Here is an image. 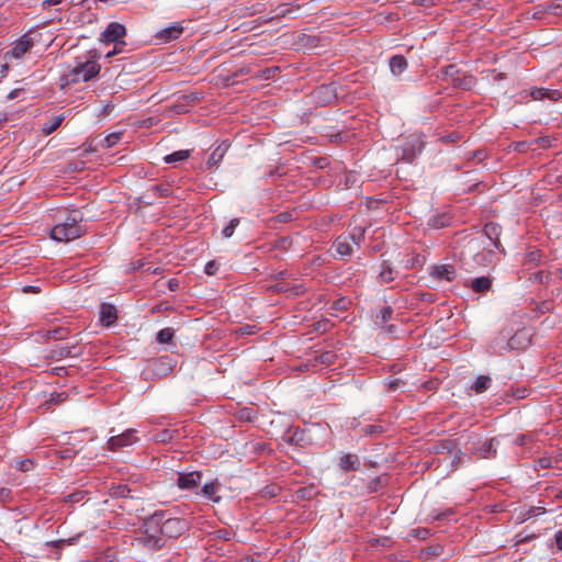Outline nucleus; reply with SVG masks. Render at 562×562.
I'll list each match as a JSON object with an SVG mask.
<instances>
[{
  "instance_id": "obj_23",
  "label": "nucleus",
  "mask_w": 562,
  "mask_h": 562,
  "mask_svg": "<svg viewBox=\"0 0 562 562\" xmlns=\"http://www.w3.org/2000/svg\"><path fill=\"white\" fill-rule=\"evenodd\" d=\"M202 494L214 503L221 501V496L217 495V482L205 483L202 487Z\"/></svg>"
},
{
  "instance_id": "obj_56",
  "label": "nucleus",
  "mask_w": 562,
  "mask_h": 562,
  "mask_svg": "<svg viewBox=\"0 0 562 562\" xmlns=\"http://www.w3.org/2000/svg\"><path fill=\"white\" fill-rule=\"evenodd\" d=\"M514 341H515V337L510 338V339H509V341H508V344H509V346H510L512 348H513V346H514Z\"/></svg>"
},
{
  "instance_id": "obj_41",
  "label": "nucleus",
  "mask_w": 562,
  "mask_h": 562,
  "mask_svg": "<svg viewBox=\"0 0 562 562\" xmlns=\"http://www.w3.org/2000/svg\"><path fill=\"white\" fill-rule=\"evenodd\" d=\"M67 397H68V395L65 392L54 393L50 396V402L55 403V404H60V403L65 402L67 400Z\"/></svg>"
},
{
  "instance_id": "obj_64",
  "label": "nucleus",
  "mask_w": 562,
  "mask_h": 562,
  "mask_svg": "<svg viewBox=\"0 0 562 562\" xmlns=\"http://www.w3.org/2000/svg\"><path fill=\"white\" fill-rule=\"evenodd\" d=\"M56 370H57V373H60V371H63L64 369L59 368V369H56Z\"/></svg>"
},
{
  "instance_id": "obj_3",
  "label": "nucleus",
  "mask_w": 562,
  "mask_h": 562,
  "mask_svg": "<svg viewBox=\"0 0 562 562\" xmlns=\"http://www.w3.org/2000/svg\"><path fill=\"white\" fill-rule=\"evenodd\" d=\"M100 71V66L98 63L88 60L85 63H80L75 66L68 74L67 80L71 83H77L80 81H88L91 78L95 77Z\"/></svg>"
},
{
  "instance_id": "obj_51",
  "label": "nucleus",
  "mask_w": 562,
  "mask_h": 562,
  "mask_svg": "<svg viewBox=\"0 0 562 562\" xmlns=\"http://www.w3.org/2000/svg\"><path fill=\"white\" fill-rule=\"evenodd\" d=\"M331 358H333L331 353H325V355L322 356V362L330 361Z\"/></svg>"
},
{
  "instance_id": "obj_39",
  "label": "nucleus",
  "mask_w": 562,
  "mask_h": 562,
  "mask_svg": "<svg viewBox=\"0 0 562 562\" xmlns=\"http://www.w3.org/2000/svg\"><path fill=\"white\" fill-rule=\"evenodd\" d=\"M217 269H218V265L216 263V261L211 260V261L206 262V265L204 267V272L209 276H213V274H215Z\"/></svg>"
},
{
  "instance_id": "obj_6",
  "label": "nucleus",
  "mask_w": 562,
  "mask_h": 562,
  "mask_svg": "<svg viewBox=\"0 0 562 562\" xmlns=\"http://www.w3.org/2000/svg\"><path fill=\"white\" fill-rule=\"evenodd\" d=\"M35 42L36 40L34 34L26 33L13 43L12 48L7 53V56H10L14 59H20L34 46Z\"/></svg>"
},
{
  "instance_id": "obj_49",
  "label": "nucleus",
  "mask_w": 562,
  "mask_h": 562,
  "mask_svg": "<svg viewBox=\"0 0 562 562\" xmlns=\"http://www.w3.org/2000/svg\"><path fill=\"white\" fill-rule=\"evenodd\" d=\"M400 383H401V381L397 380V379L391 381L390 384H389L390 389L395 390L400 385Z\"/></svg>"
},
{
  "instance_id": "obj_34",
  "label": "nucleus",
  "mask_w": 562,
  "mask_h": 562,
  "mask_svg": "<svg viewBox=\"0 0 562 562\" xmlns=\"http://www.w3.org/2000/svg\"><path fill=\"white\" fill-rule=\"evenodd\" d=\"M33 467H34V462L31 459L18 460L15 463V468L23 472H27V471L32 470Z\"/></svg>"
},
{
  "instance_id": "obj_8",
  "label": "nucleus",
  "mask_w": 562,
  "mask_h": 562,
  "mask_svg": "<svg viewBox=\"0 0 562 562\" xmlns=\"http://www.w3.org/2000/svg\"><path fill=\"white\" fill-rule=\"evenodd\" d=\"M424 148V142L419 135H412L403 145V158L412 161Z\"/></svg>"
},
{
  "instance_id": "obj_38",
  "label": "nucleus",
  "mask_w": 562,
  "mask_h": 562,
  "mask_svg": "<svg viewBox=\"0 0 562 562\" xmlns=\"http://www.w3.org/2000/svg\"><path fill=\"white\" fill-rule=\"evenodd\" d=\"M553 460L550 457H542L537 460V469H549L552 467Z\"/></svg>"
},
{
  "instance_id": "obj_1",
  "label": "nucleus",
  "mask_w": 562,
  "mask_h": 562,
  "mask_svg": "<svg viewBox=\"0 0 562 562\" xmlns=\"http://www.w3.org/2000/svg\"><path fill=\"white\" fill-rule=\"evenodd\" d=\"M161 512H156L144 520L139 529L137 541L149 550L160 549L165 546V539L160 528Z\"/></svg>"
},
{
  "instance_id": "obj_60",
  "label": "nucleus",
  "mask_w": 562,
  "mask_h": 562,
  "mask_svg": "<svg viewBox=\"0 0 562 562\" xmlns=\"http://www.w3.org/2000/svg\"><path fill=\"white\" fill-rule=\"evenodd\" d=\"M558 273L562 278V268L558 270Z\"/></svg>"
},
{
  "instance_id": "obj_30",
  "label": "nucleus",
  "mask_w": 562,
  "mask_h": 562,
  "mask_svg": "<svg viewBox=\"0 0 562 562\" xmlns=\"http://www.w3.org/2000/svg\"><path fill=\"white\" fill-rule=\"evenodd\" d=\"M121 135H122V133H112V134L106 135L101 140V146L104 147V148L113 147L121 139Z\"/></svg>"
},
{
  "instance_id": "obj_53",
  "label": "nucleus",
  "mask_w": 562,
  "mask_h": 562,
  "mask_svg": "<svg viewBox=\"0 0 562 562\" xmlns=\"http://www.w3.org/2000/svg\"><path fill=\"white\" fill-rule=\"evenodd\" d=\"M115 54H116V50L114 49V50H112V52L106 53V54H105V57H106V58H110V57L114 56Z\"/></svg>"
},
{
  "instance_id": "obj_36",
  "label": "nucleus",
  "mask_w": 562,
  "mask_h": 562,
  "mask_svg": "<svg viewBox=\"0 0 562 562\" xmlns=\"http://www.w3.org/2000/svg\"><path fill=\"white\" fill-rule=\"evenodd\" d=\"M111 494L115 497H126L130 490L127 488L126 485H117V486H114L112 487L111 490Z\"/></svg>"
},
{
  "instance_id": "obj_2",
  "label": "nucleus",
  "mask_w": 562,
  "mask_h": 562,
  "mask_svg": "<svg viewBox=\"0 0 562 562\" xmlns=\"http://www.w3.org/2000/svg\"><path fill=\"white\" fill-rule=\"evenodd\" d=\"M81 215L75 211L70 213L63 223L56 224L50 232L53 239L68 243L83 235L85 228L80 224Z\"/></svg>"
},
{
  "instance_id": "obj_29",
  "label": "nucleus",
  "mask_w": 562,
  "mask_h": 562,
  "mask_svg": "<svg viewBox=\"0 0 562 562\" xmlns=\"http://www.w3.org/2000/svg\"><path fill=\"white\" fill-rule=\"evenodd\" d=\"M392 314H393V310L392 307L390 306H383L379 314L376 315V319H375V323L379 324V325H383L384 323H386L389 319H391L392 317Z\"/></svg>"
},
{
  "instance_id": "obj_61",
  "label": "nucleus",
  "mask_w": 562,
  "mask_h": 562,
  "mask_svg": "<svg viewBox=\"0 0 562 562\" xmlns=\"http://www.w3.org/2000/svg\"><path fill=\"white\" fill-rule=\"evenodd\" d=\"M13 97H15V93H14V92H11V93L9 94V98H11V99H12Z\"/></svg>"
},
{
  "instance_id": "obj_10",
  "label": "nucleus",
  "mask_w": 562,
  "mask_h": 562,
  "mask_svg": "<svg viewBox=\"0 0 562 562\" xmlns=\"http://www.w3.org/2000/svg\"><path fill=\"white\" fill-rule=\"evenodd\" d=\"M202 474L201 472L193 471L189 473H179L177 485L181 490L192 491L198 487L201 483Z\"/></svg>"
},
{
  "instance_id": "obj_40",
  "label": "nucleus",
  "mask_w": 562,
  "mask_h": 562,
  "mask_svg": "<svg viewBox=\"0 0 562 562\" xmlns=\"http://www.w3.org/2000/svg\"><path fill=\"white\" fill-rule=\"evenodd\" d=\"M546 99L558 101L562 99V92L559 90L547 89Z\"/></svg>"
},
{
  "instance_id": "obj_4",
  "label": "nucleus",
  "mask_w": 562,
  "mask_h": 562,
  "mask_svg": "<svg viewBox=\"0 0 562 562\" xmlns=\"http://www.w3.org/2000/svg\"><path fill=\"white\" fill-rule=\"evenodd\" d=\"M160 528L164 536V539L167 538H177L184 532L187 529V522L183 519L176 517H167L164 512H161V521Z\"/></svg>"
},
{
  "instance_id": "obj_22",
  "label": "nucleus",
  "mask_w": 562,
  "mask_h": 562,
  "mask_svg": "<svg viewBox=\"0 0 562 562\" xmlns=\"http://www.w3.org/2000/svg\"><path fill=\"white\" fill-rule=\"evenodd\" d=\"M491 385V378L488 375H479L472 383L471 389L476 393L485 392Z\"/></svg>"
},
{
  "instance_id": "obj_50",
  "label": "nucleus",
  "mask_w": 562,
  "mask_h": 562,
  "mask_svg": "<svg viewBox=\"0 0 562 562\" xmlns=\"http://www.w3.org/2000/svg\"><path fill=\"white\" fill-rule=\"evenodd\" d=\"M526 440H527L526 436H519V437L516 438V443L525 445Z\"/></svg>"
},
{
  "instance_id": "obj_52",
  "label": "nucleus",
  "mask_w": 562,
  "mask_h": 562,
  "mask_svg": "<svg viewBox=\"0 0 562 562\" xmlns=\"http://www.w3.org/2000/svg\"><path fill=\"white\" fill-rule=\"evenodd\" d=\"M9 494H10V491H9V490H7V488H1V490H0V496H1V497H8V496H9Z\"/></svg>"
},
{
  "instance_id": "obj_33",
  "label": "nucleus",
  "mask_w": 562,
  "mask_h": 562,
  "mask_svg": "<svg viewBox=\"0 0 562 562\" xmlns=\"http://www.w3.org/2000/svg\"><path fill=\"white\" fill-rule=\"evenodd\" d=\"M459 75H460V72H459L458 68L454 65H448L443 69V77L447 80H450L451 83L453 82V79H457L459 77Z\"/></svg>"
},
{
  "instance_id": "obj_11",
  "label": "nucleus",
  "mask_w": 562,
  "mask_h": 562,
  "mask_svg": "<svg viewBox=\"0 0 562 562\" xmlns=\"http://www.w3.org/2000/svg\"><path fill=\"white\" fill-rule=\"evenodd\" d=\"M117 319V312L114 305L103 303L100 306V322L104 326H111Z\"/></svg>"
},
{
  "instance_id": "obj_44",
  "label": "nucleus",
  "mask_w": 562,
  "mask_h": 562,
  "mask_svg": "<svg viewBox=\"0 0 562 562\" xmlns=\"http://www.w3.org/2000/svg\"><path fill=\"white\" fill-rule=\"evenodd\" d=\"M543 513H544V508L543 507H532L528 512V517L538 516V515L543 514Z\"/></svg>"
},
{
  "instance_id": "obj_42",
  "label": "nucleus",
  "mask_w": 562,
  "mask_h": 562,
  "mask_svg": "<svg viewBox=\"0 0 562 562\" xmlns=\"http://www.w3.org/2000/svg\"><path fill=\"white\" fill-rule=\"evenodd\" d=\"M451 513V509L441 513H439L438 510H434L431 514H429V518L432 520H440L449 516Z\"/></svg>"
},
{
  "instance_id": "obj_54",
  "label": "nucleus",
  "mask_w": 562,
  "mask_h": 562,
  "mask_svg": "<svg viewBox=\"0 0 562 562\" xmlns=\"http://www.w3.org/2000/svg\"><path fill=\"white\" fill-rule=\"evenodd\" d=\"M517 397L524 398L525 397V390L524 391H519L518 394H517Z\"/></svg>"
},
{
  "instance_id": "obj_26",
  "label": "nucleus",
  "mask_w": 562,
  "mask_h": 562,
  "mask_svg": "<svg viewBox=\"0 0 562 562\" xmlns=\"http://www.w3.org/2000/svg\"><path fill=\"white\" fill-rule=\"evenodd\" d=\"M190 156V151L189 150H178V151H175L170 155H167L164 157V161L166 164H176V162H179V161H183L186 159H188Z\"/></svg>"
},
{
  "instance_id": "obj_20",
  "label": "nucleus",
  "mask_w": 562,
  "mask_h": 562,
  "mask_svg": "<svg viewBox=\"0 0 562 562\" xmlns=\"http://www.w3.org/2000/svg\"><path fill=\"white\" fill-rule=\"evenodd\" d=\"M407 68V61L402 55H395L390 59V69L393 75H401Z\"/></svg>"
},
{
  "instance_id": "obj_62",
  "label": "nucleus",
  "mask_w": 562,
  "mask_h": 562,
  "mask_svg": "<svg viewBox=\"0 0 562 562\" xmlns=\"http://www.w3.org/2000/svg\"><path fill=\"white\" fill-rule=\"evenodd\" d=\"M13 97H15V93H14V92H11V93L9 94V98H11V99H12Z\"/></svg>"
},
{
  "instance_id": "obj_9",
  "label": "nucleus",
  "mask_w": 562,
  "mask_h": 562,
  "mask_svg": "<svg viewBox=\"0 0 562 562\" xmlns=\"http://www.w3.org/2000/svg\"><path fill=\"white\" fill-rule=\"evenodd\" d=\"M126 33L123 24L111 22L102 33V41L105 43H117Z\"/></svg>"
},
{
  "instance_id": "obj_12",
  "label": "nucleus",
  "mask_w": 562,
  "mask_h": 562,
  "mask_svg": "<svg viewBox=\"0 0 562 562\" xmlns=\"http://www.w3.org/2000/svg\"><path fill=\"white\" fill-rule=\"evenodd\" d=\"M183 32V27L179 23H175L157 33V38L162 42H170L178 38Z\"/></svg>"
},
{
  "instance_id": "obj_21",
  "label": "nucleus",
  "mask_w": 562,
  "mask_h": 562,
  "mask_svg": "<svg viewBox=\"0 0 562 562\" xmlns=\"http://www.w3.org/2000/svg\"><path fill=\"white\" fill-rule=\"evenodd\" d=\"M179 438V431L173 429H164L154 436L156 442H171Z\"/></svg>"
},
{
  "instance_id": "obj_37",
  "label": "nucleus",
  "mask_w": 562,
  "mask_h": 562,
  "mask_svg": "<svg viewBox=\"0 0 562 562\" xmlns=\"http://www.w3.org/2000/svg\"><path fill=\"white\" fill-rule=\"evenodd\" d=\"M547 89L546 88H533L530 90V97L533 100H543L546 99Z\"/></svg>"
},
{
  "instance_id": "obj_5",
  "label": "nucleus",
  "mask_w": 562,
  "mask_h": 562,
  "mask_svg": "<svg viewBox=\"0 0 562 562\" xmlns=\"http://www.w3.org/2000/svg\"><path fill=\"white\" fill-rule=\"evenodd\" d=\"M138 441L135 429H127L122 434L112 435L108 440V449L119 451L125 447H130Z\"/></svg>"
},
{
  "instance_id": "obj_15",
  "label": "nucleus",
  "mask_w": 562,
  "mask_h": 562,
  "mask_svg": "<svg viewBox=\"0 0 562 562\" xmlns=\"http://www.w3.org/2000/svg\"><path fill=\"white\" fill-rule=\"evenodd\" d=\"M497 446L498 441L492 438L480 446L473 453L484 459L494 458L496 456Z\"/></svg>"
},
{
  "instance_id": "obj_55",
  "label": "nucleus",
  "mask_w": 562,
  "mask_h": 562,
  "mask_svg": "<svg viewBox=\"0 0 562 562\" xmlns=\"http://www.w3.org/2000/svg\"><path fill=\"white\" fill-rule=\"evenodd\" d=\"M555 498L562 499V490L555 495Z\"/></svg>"
},
{
  "instance_id": "obj_27",
  "label": "nucleus",
  "mask_w": 562,
  "mask_h": 562,
  "mask_svg": "<svg viewBox=\"0 0 562 562\" xmlns=\"http://www.w3.org/2000/svg\"><path fill=\"white\" fill-rule=\"evenodd\" d=\"M175 336V330L170 327L162 328L157 334V341L159 344H169L171 342Z\"/></svg>"
},
{
  "instance_id": "obj_45",
  "label": "nucleus",
  "mask_w": 562,
  "mask_h": 562,
  "mask_svg": "<svg viewBox=\"0 0 562 562\" xmlns=\"http://www.w3.org/2000/svg\"><path fill=\"white\" fill-rule=\"evenodd\" d=\"M61 2H63V0H44L42 2V7L44 9H47V8L52 7V5L60 4Z\"/></svg>"
},
{
  "instance_id": "obj_58",
  "label": "nucleus",
  "mask_w": 562,
  "mask_h": 562,
  "mask_svg": "<svg viewBox=\"0 0 562 562\" xmlns=\"http://www.w3.org/2000/svg\"><path fill=\"white\" fill-rule=\"evenodd\" d=\"M503 78V74H497L495 79H502Z\"/></svg>"
},
{
  "instance_id": "obj_24",
  "label": "nucleus",
  "mask_w": 562,
  "mask_h": 562,
  "mask_svg": "<svg viewBox=\"0 0 562 562\" xmlns=\"http://www.w3.org/2000/svg\"><path fill=\"white\" fill-rule=\"evenodd\" d=\"M452 85L457 88H461L463 90H470L475 85V79L472 76H460L457 79H453Z\"/></svg>"
},
{
  "instance_id": "obj_7",
  "label": "nucleus",
  "mask_w": 562,
  "mask_h": 562,
  "mask_svg": "<svg viewBox=\"0 0 562 562\" xmlns=\"http://www.w3.org/2000/svg\"><path fill=\"white\" fill-rule=\"evenodd\" d=\"M430 277L438 282H451L457 277V270L453 265L441 263L430 267Z\"/></svg>"
},
{
  "instance_id": "obj_43",
  "label": "nucleus",
  "mask_w": 562,
  "mask_h": 562,
  "mask_svg": "<svg viewBox=\"0 0 562 562\" xmlns=\"http://www.w3.org/2000/svg\"><path fill=\"white\" fill-rule=\"evenodd\" d=\"M303 436H304V431L300 430L299 428H296L292 436L290 437V441L291 442H295V443H299L300 441L303 440Z\"/></svg>"
},
{
  "instance_id": "obj_59",
  "label": "nucleus",
  "mask_w": 562,
  "mask_h": 562,
  "mask_svg": "<svg viewBox=\"0 0 562 562\" xmlns=\"http://www.w3.org/2000/svg\"><path fill=\"white\" fill-rule=\"evenodd\" d=\"M524 145H525L524 143L517 144V149L520 150Z\"/></svg>"
},
{
  "instance_id": "obj_31",
  "label": "nucleus",
  "mask_w": 562,
  "mask_h": 562,
  "mask_svg": "<svg viewBox=\"0 0 562 562\" xmlns=\"http://www.w3.org/2000/svg\"><path fill=\"white\" fill-rule=\"evenodd\" d=\"M379 279L382 283H387L394 280V271L391 267L385 266L379 273Z\"/></svg>"
},
{
  "instance_id": "obj_32",
  "label": "nucleus",
  "mask_w": 562,
  "mask_h": 562,
  "mask_svg": "<svg viewBox=\"0 0 562 562\" xmlns=\"http://www.w3.org/2000/svg\"><path fill=\"white\" fill-rule=\"evenodd\" d=\"M239 220L233 218L229 223L222 229V235L224 238H229L233 236L235 228L238 226Z\"/></svg>"
},
{
  "instance_id": "obj_57",
  "label": "nucleus",
  "mask_w": 562,
  "mask_h": 562,
  "mask_svg": "<svg viewBox=\"0 0 562 562\" xmlns=\"http://www.w3.org/2000/svg\"><path fill=\"white\" fill-rule=\"evenodd\" d=\"M29 291H34V288L27 286V288L24 289V292H29Z\"/></svg>"
},
{
  "instance_id": "obj_47",
  "label": "nucleus",
  "mask_w": 562,
  "mask_h": 562,
  "mask_svg": "<svg viewBox=\"0 0 562 562\" xmlns=\"http://www.w3.org/2000/svg\"><path fill=\"white\" fill-rule=\"evenodd\" d=\"M277 68L273 69H267L263 71V78L269 79L271 77V74L276 72Z\"/></svg>"
},
{
  "instance_id": "obj_19",
  "label": "nucleus",
  "mask_w": 562,
  "mask_h": 562,
  "mask_svg": "<svg viewBox=\"0 0 562 562\" xmlns=\"http://www.w3.org/2000/svg\"><path fill=\"white\" fill-rule=\"evenodd\" d=\"M492 286V280L488 277H479L471 281V289L476 293H484Z\"/></svg>"
},
{
  "instance_id": "obj_25",
  "label": "nucleus",
  "mask_w": 562,
  "mask_h": 562,
  "mask_svg": "<svg viewBox=\"0 0 562 562\" xmlns=\"http://www.w3.org/2000/svg\"><path fill=\"white\" fill-rule=\"evenodd\" d=\"M226 153V147L224 146H217L212 154L209 157L207 165L210 167L217 166L221 160L223 159L224 155Z\"/></svg>"
},
{
  "instance_id": "obj_63",
  "label": "nucleus",
  "mask_w": 562,
  "mask_h": 562,
  "mask_svg": "<svg viewBox=\"0 0 562 562\" xmlns=\"http://www.w3.org/2000/svg\"><path fill=\"white\" fill-rule=\"evenodd\" d=\"M327 323L323 324V330H326Z\"/></svg>"
},
{
  "instance_id": "obj_16",
  "label": "nucleus",
  "mask_w": 562,
  "mask_h": 562,
  "mask_svg": "<svg viewBox=\"0 0 562 562\" xmlns=\"http://www.w3.org/2000/svg\"><path fill=\"white\" fill-rule=\"evenodd\" d=\"M333 248L340 257L350 256L352 252V246L347 236L337 237L333 244Z\"/></svg>"
},
{
  "instance_id": "obj_48",
  "label": "nucleus",
  "mask_w": 562,
  "mask_h": 562,
  "mask_svg": "<svg viewBox=\"0 0 562 562\" xmlns=\"http://www.w3.org/2000/svg\"><path fill=\"white\" fill-rule=\"evenodd\" d=\"M177 288H178V281H177V280H175V279L170 280V281H169V289H170L171 291H175Z\"/></svg>"
},
{
  "instance_id": "obj_46",
  "label": "nucleus",
  "mask_w": 562,
  "mask_h": 562,
  "mask_svg": "<svg viewBox=\"0 0 562 562\" xmlns=\"http://www.w3.org/2000/svg\"><path fill=\"white\" fill-rule=\"evenodd\" d=\"M555 542L559 550H562V530L555 533Z\"/></svg>"
},
{
  "instance_id": "obj_18",
  "label": "nucleus",
  "mask_w": 562,
  "mask_h": 562,
  "mask_svg": "<svg viewBox=\"0 0 562 562\" xmlns=\"http://www.w3.org/2000/svg\"><path fill=\"white\" fill-rule=\"evenodd\" d=\"M65 120L64 114L55 115L48 119L45 123L42 125V132L45 135H49L53 132H55L61 124V122Z\"/></svg>"
},
{
  "instance_id": "obj_13",
  "label": "nucleus",
  "mask_w": 562,
  "mask_h": 562,
  "mask_svg": "<svg viewBox=\"0 0 562 562\" xmlns=\"http://www.w3.org/2000/svg\"><path fill=\"white\" fill-rule=\"evenodd\" d=\"M499 233H501V227L497 224H494V223L486 224L484 226V234H485L486 238L488 239V243L484 246L498 248L501 245L499 240H498Z\"/></svg>"
},
{
  "instance_id": "obj_35",
  "label": "nucleus",
  "mask_w": 562,
  "mask_h": 562,
  "mask_svg": "<svg viewBox=\"0 0 562 562\" xmlns=\"http://www.w3.org/2000/svg\"><path fill=\"white\" fill-rule=\"evenodd\" d=\"M364 237V229L362 227H355L350 237L356 245H360Z\"/></svg>"
},
{
  "instance_id": "obj_17",
  "label": "nucleus",
  "mask_w": 562,
  "mask_h": 562,
  "mask_svg": "<svg viewBox=\"0 0 562 562\" xmlns=\"http://www.w3.org/2000/svg\"><path fill=\"white\" fill-rule=\"evenodd\" d=\"M360 462L356 454L347 453L339 459V467L344 471H357Z\"/></svg>"
},
{
  "instance_id": "obj_28",
  "label": "nucleus",
  "mask_w": 562,
  "mask_h": 562,
  "mask_svg": "<svg viewBox=\"0 0 562 562\" xmlns=\"http://www.w3.org/2000/svg\"><path fill=\"white\" fill-rule=\"evenodd\" d=\"M55 356L58 358L66 357H77L80 355V351L76 350V347L63 346L54 351Z\"/></svg>"
},
{
  "instance_id": "obj_14",
  "label": "nucleus",
  "mask_w": 562,
  "mask_h": 562,
  "mask_svg": "<svg viewBox=\"0 0 562 562\" xmlns=\"http://www.w3.org/2000/svg\"><path fill=\"white\" fill-rule=\"evenodd\" d=\"M496 260H497L496 254L490 247L484 246L483 251L474 255L475 263L481 267H487L490 265H493V263H495Z\"/></svg>"
}]
</instances>
